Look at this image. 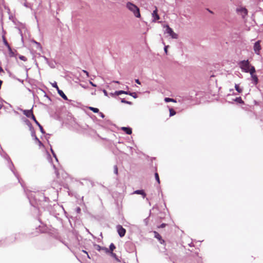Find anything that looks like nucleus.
I'll return each mask as SVG.
<instances>
[{
	"label": "nucleus",
	"instance_id": "obj_45",
	"mask_svg": "<svg viewBox=\"0 0 263 263\" xmlns=\"http://www.w3.org/2000/svg\"><path fill=\"white\" fill-rule=\"evenodd\" d=\"M117 261L120 262V260L118 258V257L115 259Z\"/></svg>",
	"mask_w": 263,
	"mask_h": 263
},
{
	"label": "nucleus",
	"instance_id": "obj_14",
	"mask_svg": "<svg viewBox=\"0 0 263 263\" xmlns=\"http://www.w3.org/2000/svg\"><path fill=\"white\" fill-rule=\"evenodd\" d=\"M154 233H155V237L160 241L161 243H163L164 242V241L162 239L161 236H160V235L155 231L154 232Z\"/></svg>",
	"mask_w": 263,
	"mask_h": 263
},
{
	"label": "nucleus",
	"instance_id": "obj_38",
	"mask_svg": "<svg viewBox=\"0 0 263 263\" xmlns=\"http://www.w3.org/2000/svg\"><path fill=\"white\" fill-rule=\"evenodd\" d=\"M83 72H84L86 74L87 77H89V73L86 70H83Z\"/></svg>",
	"mask_w": 263,
	"mask_h": 263
},
{
	"label": "nucleus",
	"instance_id": "obj_16",
	"mask_svg": "<svg viewBox=\"0 0 263 263\" xmlns=\"http://www.w3.org/2000/svg\"><path fill=\"white\" fill-rule=\"evenodd\" d=\"M127 94V91H123V90H119V91H116L115 92V94L117 96L120 95L121 94Z\"/></svg>",
	"mask_w": 263,
	"mask_h": 263
},
{
	"label": "nucleus",
	"instance_id": "obj_27",
	"mask_svg": "<svg viewBox=\"0 0 263 263\" xmlns=\"http://www.w3.org/2000/svg\"><path fill=\"white\" fill-rule=\"evenodd\" d=\"M102 250H103L105 251V253H109V250L108 248H105V247H102Z\"/></svg>",
	"mask_w": 263,
	"mask_h": 263
},
{
	"label": "nucleus",
	"instance_id": "obj_11",
	"mask_svg": "<svg viewBox=\"0 0 263 263\" xmlns=\"http://www.w3.org/2000/svg\"><path fill=\"white\" fill-rule=\"evenodd\" d=\"M121 129L128 135H130L132 133V129L129 127H122Z\"/></svg>",
	"mask_w": 263,
	"mask_h": 263
},
{
	"label": "nucleus",
	"instance_id": "obj_12",
	"mask_svg": "<svg viewBox=\"0 0 263 263\" xmlns=\"http://www.w3.org/2000/svg\"><path fill=\"white\" fill-rule=\"evenodd\" d=\"M58 92L59 93V95L63 99H64L65 100H68V98L67 97V96L65 95V93L63 92V91L61 90H60V89H58Z\"/></svg>",
	"mask_w": 263,
	"mask_h": 263
},
{
	"label": "nucleus",
	"instance_id": "obj_21",
	"mask_svg": "<svg viewBox=\"0 0 263 263\" xmlns=\"http://www.w3.org/2000/svg\"><path fill=\"white\" fill-rule=\"evenodd\" d=\"M127 95H130V96H132L133 97H134V98H137V94L136 92H130L127 91Z\"/></svg>",
	"mask_w": 263,
	"mask_h": 263
},
{
	"label": "nucleus",
	"instance_id": "obj_35",
	"mask_svg": "<svg viewBox=\"0 0 263 263\" xmlns=\"http://www.w3.org/2000/svg\"><path fill=\"white\" fill-rule=\"evenodd\" d=\"M80 86H81L83 88H85V89L87 88V86L85 85H84V84H80Z\"/></svg>",
	"mask_w": 263,
	"mask_h": 263
},
{
	"label": "nucleus",
	"instance_id": "obj_5",
	"mask_svg": "<svg viewBox=\"0 0 263 263\" xmlns=\"http://www.w3.org/2000/svg\"><path fill=\"white\" fill-rule=\"evenodd\" d=\"M255 72V69L254 67H251V71H250V74L252 78V80L253 81V83L254 85H256L258 83V79L256 75L254 74V73Z\"/></svg>",
	"mask_w": 263,
	"mask_h": 263
},
{
	"label": "nucleus",
	"instance_id": "obj_18",
	"mask_svg": "<svg viewBox=\"0 0 263 263\" xmlns=\"http://www.w3.org/2000/svg\"><path fill=\"white\" fill-rule=\"evenodd\" d=\"M115 248L116 247L114 245V244L111 243L109 246V249H108L109 250V253H110V252H113V251L115 249Z\"/></svg>",
	"mask_w": 263,
	"mask_h": 263
},
{
	"label": "nucleus",
	"instance_id": "obj_49",
	"mask_svg": "<svg viewBox=\"0 0 263 263\" xmlns=\"http://www.w3.org/2000/svg\"><path fill=\"white\" fill-rule=\"evenodd\" d=\"M2 70V68H0V70Z\"/></svg>",
	"mask_w": 263,
	"mask_h": 263
},
{
	"label": "nucleus",
	"instance_id": "obj_31",
	"mask_svg": "<svg viewBox=\"0 0 263 263\" xmlns=\"http://www.w3.org/2000/svg\"><path fill=\"white\" fill-rule=\"evenodd\" d=\"M34 139H35V140L37 141L40 145H41L42 144L41 142L39 140V139L37 138V137L36 136H35Z\"/></svg>",
	"mask_w": 263,
	"mask_h": 263
},
{
	"label": "nucleus",
	"instance_id": "obj_3",
	"mask_svg": "<svg viewBox=\"0 0 263 263\" xmlns=\"http://www.w3.org/2000/svg\"><path fill=\"white\" fill-rule=\"evenodd\" d=\"M164 28H165L164 31L165 33L168 34L172 39H177L178 38V34L174 32L173 29L169 27L167 25H164Z\"/></svg>",
	"mask_w": 263,
	"mask_h": 263
},
{
	"label": "nucleus",
	"instance_id": "obj_37",
	"mask_svg": "<svg viewBox=\"0 0 263 263\" xmlns=\"http://www.w3.org/2000/svg\"><path fill=\"white\" fill-rule=\"evenodd\" d=\"M165 226H166V224H165V223H162V224H161L159 227V228H164V227H165Z\"/></svg>",
	"mask_w": 263,
	"mask_h": 263
},
{
	"label": "nucleus",
	"instance_id": "obj_36",
	"mask_svg": "<svg viewBox=\"0 0 263 263\" xmlns=\"http://www.w3.org/2000/svg\"><path fill=\"white\" fill-rule=\"evenodd\" d=\"M89 84H90L91 86H93V87H96V86H97V85H96L95 84H94L93 83H92L91 81H89Z\"/></svg>",
	"mask_w": 263,
	"mask_h": 263
},
{
	"label": "nucleus",
	"instance_id": "obj_7",
	"mask_svg": "<svg viewBox=\"0 0 263 263\" xmlns=\"http://www.w3.org/2000/svg\"><path fill=\"white\" fill-rule=\"evenodd\" d=\"M260 41H258L254 43L253 46V49L256 54L259 55V52L261 49V46L260 45Z\"/></svg>",
	"mask_w": 263,
	"mask_h": 263
},
{
	"label": "nucleus",
	"instance_id": "obj_24",
	"mask_svg": "<svg viewBox=\"0 0 263 263\" xmlns=\"http://www.w3.org/2000/svg\"><path fill=\"white\" fill-rule=\"evenodd\" d=\"M155 179H156V181H157V182L158 183H160V179H159L158 174L157 173H156L155 174Z\"/></svg>",
	"mask_w": 263,
	"mask_h": 263
},
{
	"label": "nucleus",
	"instance_id": "obj_23",
	"mask_svg": "<svg viewBox=\"0 0 263 263\" xmlns=\"http://www.w3.org/2000/svg\"><path fill=\"white\" fill-rule=\"evenodd\" d=\"M170 111V116H173L176 114V111L172 108H170L169 109Z\"/></svg>",
	"mask_w": 263,
	"mask_h": 263
},
{
	"label": "nucleus",
	"instance_id": "obj_8",
	"mask_svg": "<svg viewBox=\"0 0 263 263\" xmlns=\"http://www.w3.org/2000/svg\"><path fill=\"white\" fill-rule=\"evenodd\" d=\"M23 112L28 118H31V119H34L35 117L32 112V109L29 110H23Z\"/></svg>",
	"mask_w": 263,
	"mask_h": 263
},
{
	"label": "nucleus",
	"instance_id": "obj_30",
	"mask_svg": "<svg viewBox=\"0 0 263 263\" xmlns=\"http://www.w3.org/2000/svg\"><path fill=\"white\" fill-rule=\"evenodd\" d=\"M114 173L116 174H117V173H118V167L116 165L114 166Z\"/></svg>",
	"mask_w": 263,
	"mask_h": 263
},
{
	"label": "nucleus",
	"instance_id": "obj_40",
	"mask_svg": "<svg viewBox=\"0 0 263 263\" xmlns=\"http://www.w3.org/2000/svg\"><path fill=\"white\" fill-rule=\"evenodd\" d=\"M103 92L105 96H107V92L105 89L103 90Z\"/></svg>",
	"mask_w": 263,
	"mask_h": 263
},
{
	"label": "nucleus",
	"instance_id": "obj_39",
	"mask_svg": "<svg viewBox=\"0 0 263 263\" xmlns=\"http://www.w3.org/2000/svg\"><path fill=\"white\" fill-rule=\"evenodd\" d=\"M99 115L102 118H104L105 117L104 115L102 112H99Z\"/></svg>",
	"mask_w": 263,
	"mask_h": 263
},
{
	"label": "nucleus",
	"instance_id": "obj_26",
	"mask_svg": "<svg viewBox=\"0 0 263 263\" xmlns=\"http://www.w3.org/2000/svg\"><path fill=\"white\" fill-rule=\"evenodd\" d=\"M52 87L55 88L57 89V90H58V89H59V88L57 85V84L55 82H54V83H53L52 84Z\"/></svg>",
	"mask_w": 263,
	"mask_h": 263
},
{
	"label": "nucleus",
	"instance_id": "obj_50",
	"mask_svg": "<svg viewBox=\"0 0 263 263\" xmlns=\"http://www.w3.org/2000/svg\"><path fill=\"white\" fill-rule=\"evenodd\" d=\"M1 108V106H0V108Z\"/></svg>",
	"mask_w": 263,
	"mask_h": 263
},
{
	"label": "nucleus",
	"instance_id": "obj_17",
	"mask_svg": "<svg viewBox=\"0 0 263 263\" xmlns=\"http://www.w3.org/2000/svg\"><path fill=\"white\" fill-rule=\"evenodd\" d=\"M235 88L239 93H241L242 91V88H240L238 84L235 85Z\"/></svg>",
	"mask_w": 263,
	"mask_h": 263
},
{
	"label": "nucleus",
	"instance_id": "obj_10",
	"mask_svg": "<svg viewBox=\"0 0 263 263\" xmlns=\"http://www.w3.org/2000/svg\"><path fill=\"white\" fill-rule=\"evenodd\" d=\"M2 39H3V43H4V45L7 47L8 49L9 50V51L10 52H11V48L10 45H9L7 41V40L6 39V37L5 36V35H3Z\"/></svg>",
	"mask_w": 263,
	"mask_h": 263
},
{
	"label": "nucleus",
	"instance_id": "obj_2",
	"mask_svg": "<svg viewBox=\"0 0 263 263\" xmlns=\"http://www.w3.org/2000/svg\"><path fill=\"white\" fill-rule=\"evenodd\" d=\"M239 66L242 71L249 72L250 73L251 71V67H253L250 64L248 60L240 61L239 63Z\"/></svg>",
	"mask_w": 263,
	"mask_h": 263
},
{
	"label": "nucleus",
	"instance_id": "obj_22",
	"mask_svg": "<svg viewBox=\"0 0 263 263\" xmlns=\"http://www.w3.org/2000/svg\"><path fill=\"white\" fill-rule=\"evenodd\" d=\"M89 109L92 111L93 112H99V110L98 108H95V107H89Z\"/></svg>",
	"mask_w": 263,
	"mask_h": 263
},
{
	"label": "nucleus",
	"instance_id": "obj_6",
	"mask_svg": "<svg viewBox=\"0 0 263 263\" xmlns=\"http://www.w3.org/2000/svg\"><path fill=\"white\" fill-rule=\"evenodd\" d=\"M117 232L118 233V234L121 237H123L126 233V230L124 228L122 227L121 225H118L116 227Z\"/></svg>",
	"mask_w": 263,
	"mask_h": 263
},
{
	"label": "nucleus",
	"instance_id": "obj_25",
	"mask_svg": "<svg viewBox=\"0 0 263 263\" xmlns=\"http://www.w3.org/2000/svg\"><path fill=\"white\" fill-rule=\"evenodd\" d=\"M0 154L2 156L4 157L5 159H8V161L10 160V158H9L8 156L6 154H4V155H3L2 154H1V153L0 152Z\"/></svg>",
	"mask_w": 263,
	"mask_h": 263
},
{
	"label": "nucleus",
	"instance_id": "obj_19",
	"mask_svg": "<svg viewBox=\"0 0 263 263\" xmlns=\"http://www.w3.org/2000/svg\"><path fill=\"white\" fill-rule=\"evenodd\" d=\"M164 101L165 102H176V101L174 99L170 98H165L164 99Z\"/></svg>",
	"mask_w": 263,
	"mask_h": 263
},
{
	"label": "nucleus",
	"instance_id": "obj_46",
	"mask_svg": "<svg viewBox=\"0 0 263 263\" xmlns=\"http://www.w3.org/2000/svg\"><path fill=\"white\" fill-rule=\"evenodd\" d=\"M18 30H19V32L21 34V36H22V31H21V30L20 29H18Z\"/></svg>",
	"mask_w": 263,
	"mask_h": 263
},
{
	"label": "nucleus",
	"instance_id": "obj_42",
	"mask_svg": "<svg viewBox=\"0 0 263 263\" xmlns=\"http://www.w3.org/2000/svg\"><path fill=\"white\" fill-rule=\"evenodd\" d=\"M31 135L32 137H35V134L34 131L32 132Z\"/></svg>",
	"mask_w": 263,
	"mask_h": 263
},
{
	"label": "nucleus",
	"instance_id": "obj_9",
	"mask_svg": "<svg viewBox=\"0 0 263 263\" xmlns=\"http://www.w3.org/2000/svg\"><path fill=\"white\" fill-rule=\"evenodd\" d=\"M152 17L153 18V22H155L157 20H158L160 18V17L157 12V8L155 7V9L153 11L152 14Z\"/></svg>",
	"mask_w": 263,
	"mask_h": 263
},
{
	"label": "nucleus",
	"instance_id": "obj_20",
	"mask_svg": "<svg viewBox=\"0 0 263 263\" xmlns=\"http://www.w3.org/2000/svg\"><path fill=\"white\" fill-rule=\"evenodd\" d=\"M234 100L239 103H241V104L243 103V101L242 100L241 97H237L236 99H235Z\"/></svg>",
	"mask_w": 263,
	"mask_h": 263
},
{
	"label": "nucleus",
	"instance_id": "obj_41",
	"mask_svg": "<svg viewBox=\"0 0 263 263\" xmlns=\"http://www.w3.org/2000/svg\"><path fill=\"white\" fill-rule=\"evenodd\" d=\"M135 82H136L137 84H141V83H140V81H139L138 79H136V80H135Z\"/></svg>",
	"mask_w": 263,
	"mask_h": 263
},
{
	"label": "nucleus",
	"instance_id": "obj_43",
	"mask_svg": "<svg viewBox=\"0 0 263 263\" xmlns=\"http://www.w3.org/2000/svg\"><path fill=\"white\" fill-rule=\"evenodd\" d=\"M77 211L78 213H79L81 211L80 208H78L77 209Z\"/></svg>",
	"mask_w": 263,
	"mask_h": 263
},
{
	"label": "nucleus",
	"instance_id": "obj_15",
	"mask_svg": "<svg viewBox=\"0 0 263 263\" xmlns=\"http://www.w3.org/2000/svg\"><path fill=\"white\" fill-rule=\"evenodd\" d=\"M33 120L35 122L36 124L39 127L40 131L41 132V133L44 134L45 133V132H44V130L43 129V127L41 125V124L36 120L35 118H34V119H33Z\"/></svg>",
	"mask_w": 263,
	"mask_h": 263
},
{
	"label": "nucleus",
	"instance_id": "obj_1",
	"mask_svg": "<svg viewBox=\"0 0 263 263\" xmlns=\"http://www.w3.org/2000/svg\"><path fill=\"white\" fill-rule=\"evenodd\" d=\"M126 7L128 10L133 13L135 17L137 18L141 17L140 9L136 5L129 2L126 3Z\"/></svg>",
	"mask_w": 263,
	"mask_h": 263
},
{
	"label": "nucleus",
	"instance_id": "obj_4",
	"mask_svg": "<svg viewBox=\"0 0 263 263\" xmlns=\"http://www.w3.org/2000/svg\"><path fill=\"white\" fill-rule=\"evenodd\" d=\"M236 12L238 13V14L241 16L242 18L243 19H245L246 17V16L248 15V10L242 7H239L236 9Z\"/></svg>",
	"mask_w": 263,
	"mask_h": 263
},
{
	"label": "nucleus",
	"instance_id": "obj_34",
	"mask_svg": "<svg viewBox=\"0 0 263 263\" xmlns=\"http://www.w3.org/2000/svg\"><path fill=\"white\" fill-rule=\"evenodd\" d=\"M168 47V45L167 46H165L164 48V51H165L166 54H167V48Z\"/></svg>",
	"mask_w": 263,
	"mask_h": 263
},
{
	"label": "nucleus",
	"instance_id": "obj_28",
	"mask_svg": "<svg viewBox=\"0 0 263 263\" xmlns=\"http://www.w3.org/2000/svg\"><path fill=\"white\" fill-rule=\"evenodd\" d=\"M121 102L122 103H126V104H132V103L130 102L127 101L125 100V99H122Z\"/></svg>",
	"mask_w": 263,
	"mask_h": 263
},
{
	"label": "nucleus",
	"instance_id": "obj_13",
	"mask_svg": "<svg viewBox=\"0 0 263 263\" xmlns=\"http://www.w3.org/2000/svg\"><path fill=\"white\" fill-rule=\"evenodd\" d=\"M134 194H139L142 195L143 197L144 198L146 196V194L144 193V191L142 190H139L134 191Z\"/></svg>",
	"mask_w": 263,
	"mask_h": 263
},
{
	"label": "nucleus",
	"instance_id": "obj_32",
	"mask_svg": "<svg viewBox=\"0 0 263 263\" xmlns=\"http://www.w3.org/2000/svg\"><path fill=\"white\" fill-rule=\"evenodd\" d=\"M51 152H52V155H53V156L55 157V158L56 160H58V159H57V157H56V156H55V153H54L53 151L52 150V149L51 148Z\"/></svg>",
	"mask_w": 263,
	"mask_h": 263
},
{
	"label": "nucleus",
	"instance_id": "obj_44",
	"mask_svg": "<svg viewBox=\"0 0 263 263\" xmlns=\"http://www.w3.org/2000/svg\"><path fill=\"white\" fill-rule=\"evenodd\" d=\"M83 252H84L85 253L87 254V256H88V258H90V257H89V255H88V253H87V252L86 251H84V250H83Z\"/></svg>",
	"mask_w": 263,
	"mask_h": 263
},
{
	"label": "nucleus",
	"instance_id": "obj_47",
	"mask_svg": "<svg viewBox=\"0 0 263 263\" xmlns=\"http://www.w3.org/2000/svg\"><path fill=\"white\" fill-rule=\"evenodd\" d=\"M114 82L116 83H119V81H114Z\"/></svg>",
	"mask_w": 263,
	"mask_h": 263
},
{
	"label": "nucleus",
	"instance_id": "obj_29",
	"mask_svg": "<svg viewBox=\"0 0 263 263\" xmlns=\"http://www.w3.org/2000/svg\"><path fill=\"white\" fill-rule=\"evenodd\" d=\"M109 254L115 259H116L117 257L116 254L115 253H113V252H110V253Z\"/></svg>",
	"mask_w": 263,
	"mask_h": 263
},
{
	"label": "nucleus",
	"instance_id": "obj_48",
	"mask_svg": "<svg viewBox=\"0 0 263 263\" xmlns=\"http://www.w3.org/2000/svg\"><path fill=\"white\" fill-rule=\"evenodd\" d=\"M91 94H92V95H95V94H96V92H95H95H92L91 93Z\"/></svg>",
	"mask_w": 263,
	"mask_h": 263
},
{
	"label": "nucleus",
	"instance_id": "obj_33",
	"mask_svg": "<svg viewBox=\"0 0 263 263\" xmlns=\"http://www.w3.org/2000/svg\"><path fill=\"white\" fill-rule=\"evenodd\" d=\"M96 247H97L96 249H97V250H98V251L102 250V247H100V246L97 245Z\"/></svg>",
	"mask_w": 263,
	"mask_h": 263
}]
</instances>
